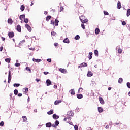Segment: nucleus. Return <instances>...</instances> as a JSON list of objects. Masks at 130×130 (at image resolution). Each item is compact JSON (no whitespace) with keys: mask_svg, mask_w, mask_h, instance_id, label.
I'll return each mask as SVG.
<instances>
[{"mask_svg":"<svg viewBox=\"0 0 130 130\" xmlns=\"http://www.w3.org/2000/svg\"><path fill=\"white\" fill-rule=\"evenodd\" d=\"M80 20L81 22L83 23V24L85 23H88V21H89L88 19H87V18H86V17L84 16L83 15H82L80 17Z\"/></svg>","mask_w":130,"mask_h":130,"instance_id":"f257e3e1","label":"nucleus"},{"mask_svg":"<svg viewBox=\"0 0 130 130\" xmlns=\"http://www.w3.org/2000/svg\"><path fill=\"white\" fill-rule=\"evenodd\" d=\"M11 80H12V74L11 73V71H9V74H8V83L10 84L11 82Z\"/></svg>","mask_w":130,"mask_h":130,"instance_id":"f03ea898","label":"nucleus"},{"mask_svg":"<svg viewBox=\"0 0 130 130\" xmlns=\"http://www.w3.org/2000/svg\"><path fill=\"white\" fill-rule=\"evenodd\" d=\"M8 36H9V38H13V37H14V36H15V34L13 31L9 32Z\"/></svg>","mask_w":130,"mask_h":130,"instance_id":"7ed1b4c3","label":"nucleus"},{"mask_svg":"<svg viewBox=\"0 0 130 130\" xmlns=\"http://www.w3.org/2000/svg\"><path fill=\"white\" fill-rule=\"evenodd\" d=\"M99 100L101 104L103 105L105 103V102H104V100H103V98H102V97H99Z\"/></svg>","mask_w":130,"mask_h":130,"instance_id":"20e7f679","label":"nucleus"},{"mask_svg":"<svg viewBox=\"0 0 130 130\" xmlns=\"http://www.w3.org/2000/svg\"><path fill=\"white\" fill-rule=\"evenodd\" d=\"M59 71L61 72V73H62V74H67V71L65 69L60 68L59 69Z\"/></svg>","mask_w":130,"mask_h":130,"instance_id":"39448f33","label":"nucleus"},{"mask_svg":"<svg viewBox=\"0 0 130 130\" xmlns=\"http://www.w3.org/2000/svg\"><path fill=\"white\" fill-rule=\"evenodd\" d=\"M25 28H26L28 30V31H29V32H31V31H32V28H31V27L30 26H29L28 24H26L25 25Z\"/></svg>","mask_w":130,"mask_h":130,"instance_id":"423d86ee","label":"nucleus"},{"mask_svg":"<svg viewBox=\"0 0 130 130\" xmlns=\"http://www.w3.org/2000/svg\"><path fill=\"white\" fill-rule=\"evenodd\" d=\"M8 23L9 24V25H12L13 24V20L12 18H9L8 19Z\"/></svg>","mask_w":130,"mask_h":130,"instance_id":"0eeeda50","label":"nucleus"},{"mask_svg":"<svg viewBox=\"0 0 130 130\" xmlns=\"http://www.w3.org/2000/svg\"><path fill=\"white\" fill-rule=\"evenodd\" d=\"M32 60L34 62H37V63L40 62L42 61L41 59H35L34 58L32 59Z\"/></svg>","mask_w":130,"mask_h":130,"instance_id":"6e6552de","label":"nucleus"},{"mask_svg":"<svg viewBox=\"0 0 130 130\" xmlns=\"http://www.w3.org/2000/svg\"><path fill=\"white\" fill-rule=\"evenodd\" d=\"M16 30L18 31V32H21L22 31L21 29V25H17L16 27Z\"/></svg>","mask_w":130,"mask_h":130,"instance_id":"1a4fd4ad","label":"nucleus"},{"mask_svg":"<svg viewBox=\"0 0 130 130\" xmlns=\"http://www.w3.org/2000/svg\"><path fill=\"white\" fill-rule=\"evenodd\" d=\"M63 42H64V43H70V40H69V38H66L64 40H63Z\"/></svg>","mask_w":130,"mask_h":130,"instance_id":"9d476101","label":"nucleus"},{"mask_svg":"<svg viewBox=\"0 0 130 130\" xmlns=\"http://www.w3.org/2000/svg\"><path fill=\"white\" fill-rule=\"evenodd\" d=\"M67 114L68 116H73V115H74V112L72 111H69Z\"/></svg>","mask_w":130,"mask_h":130,"instance_id":"9b49d317","label":"nucleus"},{"mask_svg":"<svg viewBox=\"0 0 130 130\" xmlns=\"http://www.w3.org/2000/svg\"><path fill=\"white\" fill-rule=\"evenodd\" d=\"M47 86H50L51 85V81L49 79L46 80Z\"/></svg>","mask_w":130,"mask_h":130,"instance_id":"f8f14e48","label":"nucleus"},{"mask_svg":"<svg viewBox=\"0 0 130 130\" xmlns=\"http://www.w3.org/2000/svg\"><path fill=\"white\" fill-rule=\"evenodd\" d=\"M121 3H120V1H118L117 3V9H121Z\"/></svg>","mask_w":130,"mask_h":130,"instance_id":"ddd939ff","label":"nucleus"},{"mask_svg":"<svg viewBox=\"0 0 130 130\" xmlns=\"http://www.w3.org/2000/svg\"><path fill=\"white\" fill-rule=\"evenodd\" d=\"M53 118L54 119H58V118H59V116H57L56 114H54L53 115Z\"/></svg>","mask_w":130,"mask_h":130,"instance_id":"4468645a","label":"nucleus"},{"mask_svg":"<svg viewBox=\"0 0 130 130\" xmlns=\"http://www.w3.org/2000/svg\"><path fill=\"white\" fill-rule=\"evenodd\" d=\"M87 76V77H92V76H93V73H92V72H91L90 71H89L88 72Z\"/></svg>","mask_w":130,"mask_h":130,"instance_id":"2eb2a0df","label":"nucleus"},{"mask_svg":"<svg viewBox=\"0 0 130 130\" xmlns=\"http://www.w3.org/2000/svg\"><path fill=\"white\" fill-rule=\"evenodd\" d=\"M58 23H59V21L58 19H55L54 22V25L56 26H58Z\"/></svg>","mask_w":130,"mask_h":130,"instance_id":"dca6fc26","label":"nucleus"},{"mask_svg":"<svg viewBox=\"0 0 130 130\" xmlns=\"http://www.w3.org/2000/svg\"><path fill=\"white\" fill-rule=\"evenodd\" d=\"M69 92L70 93V94H71V95H75V89H71L70 91H69Z\"/></svg>","mask_w":130,"mask_h":130,"instance_id":"f3484780","label":"nucleus"},{"mask_svg":"<svg viewBox=\"0 0 130 130\" xmlns=\"http://www.w3.org/2000/svg\"><path fill=\"white\" fill-rule=\"evenodd\" d=\"M98 111L100 113L103 112V108H102L101 107H98Z\"/></svg>","mask_w":130,"mask_h":130,"instance_id":"a211bd4d","label":"nucleus"},{"mask_svg":"<svg viewBox=\"0 0 130 130\" xmlns=\"http://www.w3.org/2000/svg\"><path fill=\"white\" fill-rule=\"evenodd\" d=\"M59 103H61V100H57L54 102L55 105H57L58 104H59Z\"/></svg>","mask_w":130,"mask_h":130,"instance_id":"6ab92c4d","label":"nucleus"},{"mask_svg":"<svg viewBox=\"0 0 130 130\" xmlns=\"http://www.w3.org/2000/svg\"><path fill=\"white\" fill-rule=\"evenodd\" d=\"M93 53L92 52H90L89 53V56H88V58L89 59H92V58L93 57Z\"/></svg>","mask_w":130,"mask_h":130,"instance_id":"aec40b11","label":"nucleus"},{"mask_svg":"<svg viewBox=\"0 0 130 130\" xmlns=\"http://www.w3.org/2000/svg\"><path fill=\"white\" fill-rule=\"evenodd\" d=\"M25 14L21 15L20 16L19 19H20V20L22 21L23 19H25Z\"/></svg>","mask_w":130,"mask_h":130,"instance_id":"412c9836","label":"nucleus"},{"mask_svg":"<svg viewBox=\"0 0 130 130\" xmlns=\"http://www.w3.org/2000/svg\"><path fill=\"white\" fill-rule=\"evenodd\" d=\"M95 33L96 35H98L100 33V29L99 28H96L95 30Z\"/></svg>","mask_w":130,"mask_h":130,"instance_id":"4be33fe9","label":"nucleus"},{"mask_svg":"<svg viewBox=\"0 0 130 130\" xmlns=\"http://www.w3.org/2000/svg\"><path fill=\"white\" fill-rule=\"evenodd\" d=\"M77 98L78 99H82V98H83V94H77Z\"/></svg>","mask_w":130,"mask_h":130,"instance_id":"5701e85b","label":"nucleus"},{"mask_svg":"<svg viewBox=\"0 0 130 130\" xmlns=\"http://www.w3.org/2000/svg\"><path fill=\"white\" fill-rule=\"evenodd\" d=\"M22 119L23 122H25L28 120V118H27V117H26V116H22Z\"/></svg>","mask_w":130,"mask_h":130,"instance_id":"b1692460","label":"nucleus"},{"mask_svg":"<svg viewBox=\"0 0 130 130\" xmlns=\"http://www.w3.org/2000/svg\"><path fill=\"white\" fill-rule=\"evenodd\" d=\"M51 125H52V124H51V123H50V122L47 123L46 124V127H51Z\"/></svg>","mask_w":130,"mask_h":130,"instance_id":"393cba45","label":"nucleus"},{"mask_svg":"<svg viewBox=\"0 0 130 130\" xmlns=\"http://www.w3.org/2000/svg\"><path fill=\"white\" fill-rule=\"evenodd\" d=\"M47 114L49 115H50L51 114H53V110L51 109L50 110V111H48L47 112Z\"/></svg>","mask_w":130,"mask_h":130,"instance_id":"a878e982","label":"nucleus"},{"mask_svg":"<svg viewBox=\"0 0 130 130\" xmlns=\"http://www.w3.org/2000/svg\"><path fill=\"white\" fill-rule=\"evenodd\" d=\"M122 82H123V79L122 78H120L118 80L119 84H122Z\"/></svg>","mask_w":130,"mask_h":130,"instance_id":"bb28decb","label":"nucleus"},{"mask_svg":"<svg viewBox=\"0 0 130 130\" xmlns=\"http://www.w3.org/2000/svg\"><path fill=\"white\" fill-rule=\"evenodd\" d=\"M50 19H51V16L49 15L46 17V21H47V22H48L49 20H50Z\"/></svg>","mask_w":130,"mask_h":130,"instance_id":"cd10ccee","label":"nucleus"},{"mask_svg":"<svg viewBox=\"0 0 130 130\" xmlns=\"http://www.w3.org/2000/svg\"><path fill=\"white\" fill-rule=\"evenodd\" d=\"M26 42V41L25 40H23L22 41H20L19 43V45H23V44H24V43Z\"/></svg>","mask_w":130,"mask_h":130,"instance_id":"c85d7f7f","label":"nucleus"},{"mask_svg":"<svg viewBox=\"0 0 130 130\" xmlns=\"http://www.w3.org/2000/svg\"><path fill=\"white\" fill-rule=\"evenodd\" d=\"M20 10L22 12H23L24 10H25V6H24V5L21 6Z\"/></svg>","mask_w":130,"mask_h":130,"instance_id":"c756f323","label":"nucleus"},{"mask_svg":"<svg viewBox=\"0 0 130 130\" xmlns=\"http://www.w3.org/2000/svg\"><path fill=\"white\" fill-rule=\"evenodd\" d=\"M83 89L82 87L80 88L78 91V93H83Z\"/></svg>","mask_w":130,"mask_h":130,"instance_id":"7c9ffc66","label":"nucleus"},{"mask_svg":"<svg viewBox=\"0 0 130 130\" xmlns=\"http://www.w3.org/2000/svg\"><path fill=\"white\" fill-rule=\"evenodd\" d=\"M5 61L6 62H8V63H10L11 62V59L7 58L5 59Z\"/></svg>","mask_w":130,"mask_h":130,"instance_id":"2f4dec72","label":"nucleus"},{"mask_svg":"<svg viewBox=\"0 0 130 130\" xmlns=\"http://www.w3.org/2000/svg\"><path fill=\"white\" fill-rule=\"evenodd\" d=\"M126 15H127V17H129V16H130V9H127Z\"/></svg>","mask_w":130,"mask_h":130,"instance_id":"473e14b6","label":"nucleus"},{"mask_svg":"<svg viewBox=\"0 0 130 130\" xmlns=\"http://www.w3.org/2000/svg\"><path fill=\"white\" fill-rule=\"evenodd\" d=\"M75 40H79V39H80V36L78 35H76L75 37Z\"/></svg>","mask_w":130,"mask_h":130,"instance_id":"72a5a7b5","label":"nucleus"},{"mask_svg":"<svg viewBox=\"0 0 130 130\" xmlns=\"http://www.w3.org/2000/svg\"><path fill=\"white\" fill-rule=\"evenodd\" d=\"M24 23H26L27 24V23H29V19H28L27 18H24Z\"/></svg>","mask_w":130,"mask_h":130,"instance_id":"f704fd0d","label":"nucleus"},{"mask_svg":"<svg viewBox=\"0 0 130 130\" xmlns=\"http://www.w3.org/2000/svg\"><path fill=\"white\" fill-rule=\"evenodd\" d=\"M24 93H28V88H23Z\"/></svg>","mask_w":130,"mask_h":130,"instance_id":"c9c22d12","label":"nucleus"},{"mask_svg":"<svg viewBox=\"0 0 130 130\" xmlns=\"http://www.w3.org/2000/svg\"><path fill=\"white\" fill-rule=\"evenodd\" d=\"M26 70H27V71H28V72H29V73H32V71H31V69H30L29 67H27L26 68Z\"/></svg>","mask_w":130,"mask_h":130,"instance_id":"e433bc0d","label":"nucleus"},{"mask_svg":"<svg viewBox=\"0 0 130 130\" xmlns=\"http://www.w3.org/2000/svg\"><path fill=\"white\" fill-rule=\"evenodd\" d=\"M14 87H20V84L19 83H15L13 85Z\"/></svg>","mask_w":130,"mask_h":130,"instance_id":"4c0bfd02","label":"nucleus"},{"mask_svg":"<svg viewBox=\"0 0 130 130\" xmlns=\"http://www.w3.org/2000/svg\"><path fill=\"white\" fill-rule=\"evenodd\" d=\"M81 64H82V67H87L88 66V64H87V63H81Z\"/></svg>","mask_w":130,"mask_h":130,"instance_id":"58836bf2","label":"nucleus"},{"mask_svg":"<svg viewBox=\"0 0 130 130\" xmlns=\"http://www.w3.org/2000/svg\"><path fill=\"white\" fill-rule=\"evenodd\" d=\"M94 54H95V56H98V50H94Z\"/></svg>","mask_w":130,"mask_h":130,"instance_id":"ea45409f","label":"nucleus"},{"mask_svg":"<svg viewBox=\"0 0 130 130\" xmlns=\"http://www.w3.org/2000/svg\"><path fill=\"white\" fill-rule=\"evenodd\" d=\"M14 93L15 95H18V90L15 89L14 91Z\"/></svg>","mask_w":130,"mask_h":130,"instance_id":"a19ab883","label":"nucleus"},{"mask_svg":"<svg viewBox=\"0 0 130 130\" xmlns=\"http://www.w3.org/2000/svg\"><path fill=\"white\" fill-rule=\"evenodd\" d=\"M118 53H120V54L122 53V50L120 48H119L118 49Z\"/></svg>","mask_w":130,"mask_h":130,"instance_id":"79ce46f5","label":"nucleus"},{"mask_svg":"<svg viewBox=\"0 0 130 130\" xmlns=\"http://www.w3.org/2000/svg\"><path fill=\"white\" fill-rule=\"evenodd\" d=\"M104 14L105 16H108V15H109V13L105 11H104Z\"/></svg>","mask_w":130,"mask_h":130,"instance_id":"37998d69","label":"nucleus"},{"mask_svg":"<svg viewBox=\"0 0 130 130\" xmlns=\"http://www.w3.org/2000/svg\"><path fill=\"white\" fill-rule=\"evenodd\" d=\"M51 35L53 36H55V35H56V32H55V31H52Z\"/></svg>","mask_w":130,"mask_h":130,"instance_id":"c03bdc74","label":"nucleus"},{"mask_svg":"<svg viewBox=\"0 0 130 130\" xmlns=\"http://www.w3.org/2000/svg\"><path fill=\"white\" fill-rule=\"evenodd\" d=\"M55 124H56V125L57 126V125H58V124H59V121H58V120H56L55 122Z\"/></svg>","mask_w":130,"mask_h":130,"instance_id":"a18cd8bd","label":"nucleus"},{"mask_svg":"<svg viewBox=\"0 0 130 130\" xmlns=\"http://www.w3.org/2000/svg\"><path fill=\"white\" fill-rule=\"evenodd\" d=\"M63 10H64L63 7L61 6L60 7L59 12H62V11H63Z\"/></svg>","mask_w":130,"mask_h":130,"instance_id":"49530a36","label":"nucleus"},{"mask_svg":"<svg viewBox=\"0 0 130 130\" xmlns=\"http://www.w3.org/2000/svg\"><path fill=\"white\" fill-rule=\"evenodd\" d=\"M81 27H82V29H86V27H85V25L84 24H81Z\"/></svg>","mask_w":130,"mask_h":130,"instance_id":"de8ad7c7","label":"nucleus"},{"mask_svg":"<svg viewBox=\"0 0 130 130\" xmlns=\"http://www.w3.org/2000/svg\"><path fill=\"white\" fill-rule=\"evenodd\" d=\"M122 24L123 25V26H125L126 25V22H125V21H123L122 22Z\"/></svg>","mask_w":130,"mask_h":130,"instance_id":"09e8293b","label":"nucleus"},{"mask_svg":"<svg viewBox=\"0 0 130 130\" xmlns=\"http://www.w3.org/2000/svg\"><path fill=\"white\" fill-rule=\"evenodd\" d=\"M0 126H4V121H1L0 122Z\"/></svg>","mask_w":130,"mask_h":130,"instance_id":"8fccbe9b","label":"nucleus"},{"mask_svg":"<svg viewBox=\"0 0 130 130\" xmlns=\"http://www.w3.org/2000/svg\"><path fill=\"white\" fill-rule=\"evenodd\" d=\"M15 66V67H20V63H16Z\"/></svg>","mask_w":130,"mask_h":130,"instance_id":"3c124183","label":"nucleus"},{"mask_svg":"<svg viewBox=\"0 0 130 130\" xmlns=\"http://www.w3.org/2000/svg\"><path fill=\"white\" fill-rule=\"evenodd\" d=\"M83 64H80L79 66L78 67V69H81V68H83Z\"/></svg>","mask_w":130,"mask_h":130,"instance_id":"603ef678","label":"nucleus"},{"mask_svg":"<svg viewBox=\"0 0 130 130\" xmlns=\"http://www.w3.org/2000/svg\"><path fill=\"white\" fill-rule=\"evenodd\" d=\"M50 24H51V25H53L54 26V21H53V20H51Z\"/></svg>","mask_w":130,"mask_h":130,"instance_id":"864d4df0","label":"nucleus"},{"mask_svg":"<svg viewBox=\"0 0 130 130\" xmlns=\"http://www.w3.org/2000/svg\"><path fill=\"white\" fill-rule=\"evenodd\" d=\"M127 86L129 88V89H130V83L129 82L127 83Z\"/></svg>","mask_w":130,"mask_h":130,"instance_id":"5fc2aeb1","label":"nucleus"},{"mask_svg":"<svg viewBox=\"0 0 130 130\" xmlns=\"http://www.w3.org/2000/svg\"><path fill=\"white\" fill-rule=\"evenodd\" d=\"M74 128H75V130H78V126L77 125H75L74 126Z\"/></svg>","mask_w":130,"mask_h":130,"instance_id":"6e6d98bb","label":"nucleus"},{"mask_svg":"<svg viewBox=\"0 0 130 130\" xmlns=\"http://www.w3.org/2000/svg\"><path fill=\"white\" fill-rule=\"evenodd\" d=\"M10 99H12V96H13V93H10Z\"/></svg>","mask_w":130,"mask_h":130,"instance_id":"4d7b16f0","label":"nucleus"},{"mask_svg":"<svg viewBox=\"0 0 130 130\" xmlns=\"http://www.w3.org/2000/svg\"><path fill=\"white\" fill-rule=\"evenodd\" d=\"M54 46H58V43H55L54 44Z\"/></svg>","mask_w":130,"mask_h":130,"instance_id":"13d9d810","label":"nucleus"},{"mask_svg":"<svg viewBox=\"0 0 130 130\" xmlns=\"http://www.w3.org/2000/svg\"><path fill=\"white\" fill-rule=\"evenodd\" d=\"M52 126L53 127H56V125L55 124H53L52 125Z\"/></svg>","mask_w":130,"mask_h":130,"instance_id":"bf43d9fd","label":"nucleus"},{"mask_svg":"<svg viewBox=\"0 0 130 130\" xmlns=\"http://www.w3.org/2000/svg\"><path fill=\"white\" fill-rule=\"evenodd\" d=\"M44 75H48L49 72H44Z\"/></svg>","mask_w":130,"mask_h":130,"instance_id":"052dcab7","label":"nucleus"},{"mask_svg":"<svg viewBox=\"0 0 130 130\" xmlns=\"http://www.w3.org/2000/svg\"><path fill=\"white\" fill-rule=\"evenodd\" d=\"M47 61H48V62H51V59H47Z\"/></svg>","mask_w":130,"mask_h":130,"instance_id":"680f3d73","label":"nucleus"},{"mask_svg":"<svg viewBox=\"0 0 130 130\" xmlns=\"http://www.w3.org/2000/svg\"><path fill=\"white\" fill-rule=\"evenodd\" d=\"M22 93H19L18 94V97H22Z\"/></svg>","mask_w":130,"mask_h":130,"instance_id":"e2e57ef3","label":"nucleus"},{"mask_svg":"<svg viewBox=\"0 0 130 130\" xmlns=\"http://www.w3.org/2000/svg\"><path fill=\"white\" fill-rule=\"evenodd\" d=\"M3 49H4V47H0V51H3Z\"/></svg>","mask_w":130,"mask_h":130,"instance_id":"0e129e2a","label":"nucleus"},{"mask_svg":"<svg viewBox=\"0 0 130 130\" xmlns=\"http://www.w3.org/2000/svg\"><path fill=\"white\" fill-rule=\"evenodd\" d=\"M47 14H48V12L47 11H44L45 15H47Z\"/></svg>","mask_w":130,"mask_h":130,"instance_id":"69168bd1","label":"nucleus"},{"mask_svg":"<svg viewBox=\"0 0 130 130\" xmlns=\"http://www.w3.org/2000/svg\"><path fill=\"white\" fill-rule=\"evenodd\" d=\"M54 88H55V89H57V85H54Z\"/></svg>","mask_w":130,"mask_h":130,"instance_id":"338daca9","label":"nucleus"},{"mask_svg":"<svg viewBox=\"0 0 130 130\" xmlns=\"http://www.w3.org/2000/svg\"><path fill=\"white\" fill-rule=\"evenodd\" d=\"M36 81L37 82H40V79H36Z\"/></svg>","mask_w":130,"mask_h":130,"instance_id":"774afa93","label":"nucleus"}]
</instances>
